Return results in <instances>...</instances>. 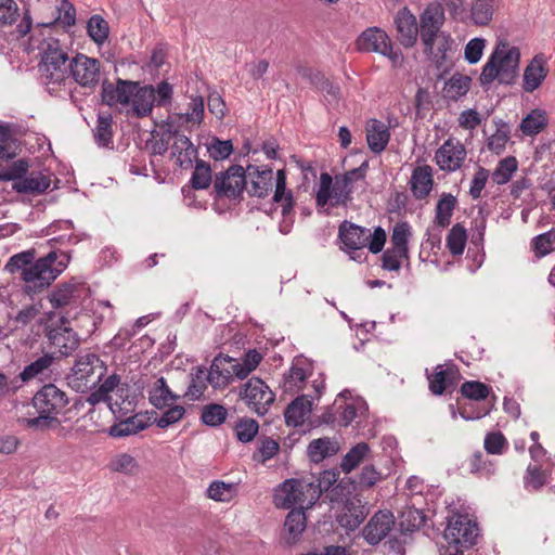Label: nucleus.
I'll return each instance as SVG.
<instances>
[{"mask_svg": "<svg viewBox=\"0 0 555 555\" xmlns=\"http://www.w3.org/2000/svg\"><path fill=\"white\" fill-rule=\"evenodd\" d=\"M120 378L117 375L108 376L104 383L94 391L89 393L87 397H79L75 400L72 410L79 414L83 408L88 405L86 414L82 416V421L88 420L92 422L90 426L82 424L80 427L89 429L90 431L101 430L95 418L99 416L94 405L100 402H107L109 410L114 414L125 415L133 410L132 400H129V388L127 385H119Z\"/></svg>", "mask_w": 555, "mask_h": 555, "instance_id": "obj_1", "label": "nucleus"}, {"mask_svg": "<svg viewBox=\"0 0 555 555\" xmlns=\"http://www.w3.org/2000/svg\"><path fill=\"white\" fill-rule=\"evenodd\" d=\"M67 60V52L61 48L59 39L51 37L44 41L40 70L44 77L47 91L62 99L69 95Z\"/></svg>", "mask_w": 555, "mask_h": 555, "instance_id": "obj_2", "label": "nucleus"}, {"mask_svg": "<svg viewBox=\"0 0 555 555\" xmlns=\"http://www.w3.org/2000/svg\"><path fill=\"white\" fill-rule=\"evenodd\" d=\"M520 51L506 40H500L479 76L486 87L498 79L501 85H513L519 76Z\"/></svg>", "mask_w": 555, "mask_h": 555, "instance_id": "obj_3", "label": "nucleus"}, {"mask_svg": "<svg viewBox=\"0 0 555 555\" xmlns=\"http://www.w3.org/2000/svg\"><path fill=\"white\" fill-rule=\"evenodd\" d=\"M69 256L66 253L60 255L51 250L44 257L35 259L22 273L25 283L24 291L28 295L41 293L47 288L67 267Z\"/></svg>", "mask_w": 555, "mask_h": 555, "instance_id": "obj_4", "label": "nucleus"}, {"mask_svg": "<svg viewBox=\"0 0 555 555\" xmlns=\"http://www.w3.org/2000/svg\"><path fill=\"white\" fill-rule=\"evenodd\" d=\"M68 399L64 391L53 384L44 385L34 397L33 403L39 416L22 418L20 423L28 428L44 429L57 425L56 415Z\"/></svg>", "mask_w": 555, "mask_h": 555, "instance_id": "obj_5", "label": "nucleus"}, {"mask_svg": "<svg viewBox=\"0 0 555 555\" xmlns=\"http://www.w3.org/2000/svg\"><path fill=\"white\" fill-rule=\"evenodd\" d=\"M320 485H315L314 477L287 479L279 486L274 494V503L278 507L297 509L311 507L320 498Z\"/></svg>", "mask_w": 555, "mask_h": 555, "instance_id": "obj_6", "label": "nucleus"}, {"mask_svg": "<svg viewBox=\"0 0 555 555\" xmlns=\"http://www.w3.org/2000/svg\"><path fill=\"white\" fill-rule=\"evenodd\" d=\"M338 237L344 244V249L351 255V259L357 260L360 258V255H356L357 251L366 246L373 254L382 251L387 236L380 227L371 233L369 229L346 220L339 225Z\"/></svg>", "mask_w": 555, "mask_h": 555, "instance_id": "obj_7", "label": "nucleus"}, {"mask_svg": "<svg viewBox=\"0 0 555 555\" xmlns=\"http://www.w3.org/2000/svg\"><path fill=\"white\" fill-rule=\"evenodd\" d=\"M78 299H80V312L75 315V325H72V339L77 345L86 341L94 333L101 321L100 318L94 317V313H90V311H93L94 305L90 297V289L85 286L74 287L72 284V310L78 307Z\"/></svg>", "mask_w": 555, "mask_h": 555, "instance_id": "obj_8", "label": "nucleus"}, {"mask_svg": "<svg viewBox=\"0 0 555 555\" xmlns=\"http://www.w3.org/2000/svg\"><path fill=\"white\" fill-rule=\"evenodd\" d=\"M105 367L95 353L80 354L72 366V390L85 392L103 377Z\"/></svg>", "mask_w": 555, "mask_h": 555, "instance_id": "obj_9", "label": "nucleus"}, {"mask_svg": "<svg viewBox=\"0 0 555 555\" xmlns=\"http://www.w3.org/2000/svg\"><path fill=\"white\" fill-rule=\"evenodd\" d=\"M238 396L259 416L266 415L275 400L274 392L259 377H251L243 384Z\"/></svg>", "mask_w": 555, "mask_h": 555, "instance_id": "obj_10", "label": "nucleus"}, {"mask_svg": "<svg viewBox=\"0 0 555 555\" xmlns=\"http://www.w3.org/2000/svg\"><path fill=\"white\" fill-rule=\"evenodd\" d=\"M351 184L346 178L336 176L333 183V179L330 173L322 172L320 176V188L317 192V205L324 207L330 201L332 206H338L346 204L350 198Z\"/></svg>", "mask_w": 555, "mask_h": 555, "instance_id": "obj_11", "label": "nucleus"}, {"mask_svg": "<svg viewBox=\"0 0 555 555\" xmlns=\"http://www.w3.org/2000/svg\"><path fill=\"white\" fill-rule=\"evenodd\" d=\"M357 47L363 52H375L387 56L393 63L401 57L399 51L393 50L392 41L383 29L378 27H369L357 39Z\"/></svg>", "mask_w": 555, "mask_h": 555, "instance_id": "obj_12", "label": "nucleus"}, {"mask_svg": "<svg viewBox=\"0 0 555 555\" xmlns=\"http://www.w3.org/2000/svg\"><path fill=\"white\" fill-rule=\"evenodd\" d=\"M478 527L467 515L456 514L449 518L444 530V539L449 544L470 547L476 543Z\"/></svg>", "mask_w": 555, "mask_h": 555, "instance_id": "obj_13", "label": "nucleus"}, {"mask_svg": "<svg viewBox=\"0 0 555 555\" xmlns=\"http://www.w3.org/2000/svg\"><path fill=\"white\" fill-rule=\"evenodd\" d=\"M246 188L245 169L233 165L223 172L216 175L214 189L218 197L237 199Z\"/></svg>", "mask_w": 555, "mask_h": 555, "instance_id": "obj_14", "label": "nucleus"}, {"mask_svg": "<svg viewBox=\"0 0 555 555\" xmlns=\"http://www.w3.org/2000/svg\"><path fill=\"white\" fill-rule=\"evenodd\" d=\"M444 9L440 4H428L420 17V35L426 52H433L436 38L444 23Z\"/></svg>", "mask_w": 555, "mask_h": 555, "instance_id": "obj_15", "label": "nucleus"}, {"mask_svg": "<svg viewBox=\"0 0 555 555\" xmlns=\"http://www.w3.org/2000/svg\"><path fill=\"white\" fill-rule=\"evenodd\" d=\"M466 156L464 144L454 138H449L437 150L435 160L441 170L454 172L462 167Z\"/></svg>", "mask_w": 555, "mask_h": 555, "instance_id": "obj_16", "label": "nucleus"}, {"mask_svg": "<svg viewBox=\"0 0 555 555\" xmlns=\"http://www.w3.org/2000/svg\"><path fill=\"white\" fill-rule=\"evenodd\" d=\"M100 63L96 59L77 53L72 57V78L81 87H94L99 81Z\"/></svg>", "mask_w": 555, "mask_h": 555, "instance_id": "obj_17", "label": "nucleus"}, {"mask_svg": "<svg viewBox=\"0 0 555 555\" xmlns=\"http://www.w3.org/2000/svg\"><path fill=\"white\" fill-rule=\"evenodd\" d=\"M137 87L138 82L120 78L117 79L116 83L103 81L102 101L108 106H127L129 105L133 91Z\"/></svg>", "mask_w": 555, "mask_h": 555, "instance_id": "obj_18", "label": "nucleus"}, {"mask_svg": "<svg viewBox=\"0 0 555 555\" xmlns=\"http://www.w3.org/2000/svg\"><path fill=\"white\" fill-rule=\"evenodd\" d=\"M246 188L250 196L266 197L272 190L273 171L271 168L249 165L245 170Z\"/></svg>", "mask_w": 555, "mask_h": 555, "instance_id": "obj_19", "label": "nucleus"}, {"mask_svg": "<svg viewBox=\"0 0 555 555\" xmlns=\"http://www.w3.org/2000/svg\"><path fill=\"white\" fill-rule=\"evenodd\" d=\"M395 526V517L388 511H378L363 528V537L371 545L384 540Z\"/></svg>", "mask_w": 555, "mask_h": 555, "instance_id": "obj_20", "label": "nucleus"}, {"mask_svg": "<svg viewBox=\"0 0 555 555\" xmlns=\"http://www.w3.org/2000/svg\"><path fill=\"white\" fill-rule=\"evenodd\" d=\"M172 140L171 157L180 168H191L193 160L197 157V150L189 137L180 133L178 125H176V133Z\"/></svg>", "mask_w": 555, "mask_h": 555, "instance_id": "obj_21", "label": "nucleus"}, {"mask_svg": "<svg viewBox=\"0 0 555 555\" xmlns=\"http://www.w3.org/2000/svg\"><path fill=\"white\" fill-rule=\"evenodd\" d=\"M395 24L400 43L406 48L413 47L420 33L415 15L406 8H403L397 13Z\"/></svg>", "mask_w": 555, "mask_h": 555, "instance_id": "obj_22", "label": "nucleus"}, {"mask_svg": "<svg viewBox=\"0 0 555 555\" xmlns=\"http://www.w3.org/2000/svg\"><path fill=\"white\" fill-rule=\"evenodd\" d=\"M176 120L169 117L160 126V131H153L151 139L146 141V149L153 156L164 155L169 147V144L176 133Z\"/></svg>", "mask_w": 555, "mask_h": 555, "instance_id": "obj_23", "label": "nucleus"}, {"mask_svg": "<svg viewBox=\"0 0 555 555\" xmlns=\"http://www.w3.org/2000/svg\"><path fill=\"white\" fill-rule=\"evenodd\" d=\"M548 68L545 65L543 54H537L525 68L524 90L530 93L537 90L546 78Z\"/></svg>", "mask_w": 555, "mask_h": 555, "instance_id": "obj_24", "label": "nucleus"}, {"mask_svg": "<svg viewBox=\"0 0 555 555\" xmlns=\"http://www.w3.org/2000/svg\"><path fill=\"white\" fill-rule=\"evenodd\" d=\"M132 106L131 113L137 118L147 117L152 114L155 105V88L151 85L140 87L133 91L131 96Z\"/></svg>", "mask_w": 555, "mask_h": 555, "instance_id": "obj_25", "label": "nucleus"}, {"mask_svg": "<svg viewBox=\"0 0 555 555\" xmlns=\"http://www.w3.org/2000/svg\"><path fill=\"white\" fill-rule=\"evenodd\" d=\"M51 184V178L41 171H31L24 179L12 183V189L23 194H41L46 192Z\"/></svg>", "mask_w": 555, "mask_h": 555, "instance_id": "obj_26", "label": "nucleus"}, {"mask_svg": "<svg viewBox=\"0 0 555 555\" xmlns=\"http://www.w3.org/2000/svg\"><path fill=\"white\" fill-rule=\"evenodd\" d=\"M228 356H218L214 359L210 369L206 372L207 382L214 388H223L233 379V370L229 369Z\"/></svg>", "mask_w": 555, "mask_h": 555, "instance_id": "obj_27", "label": "nucleus"}, {"mask_svg": "<svg viewBox=\"0 0 555 555\" xmlns=\"http://www.w3.org/2000/svg\"><path fill=\"white\" fill-rule=\"evenodd\" d=\"M273 201L275 203H281V212L283 218H293L294 197L293 192L286 189V175L283 169H280L276 172Z\"/></svg>", "mask_w": 555, "mask_h": 555, "instance_id": "obj_28", "label": "nucleus"}, {"mask_svg": "<svg viewBox=\"0 0 555 555\" xmlns=\"http://www.w3.org/2000/svg\"><path fill=\"white\" fill-rule=\"evenodd\" d=\"M390 139V132L387 126L377 119H372L366 128V141L369 147L374 153H382Z\"/></svg>", "mask_w": 555, "mask_h": 555, "instance_id": "obj_29", "label": "nucleus"}, {"mask_svg": "<svg viewBox=\"0 0 555 555\" xmlns=\"http://www.w3.org/2000/svg\"><path fill=\"white\" fill-rule=\"evenodd\" d=\"M411 191L415 198L423 199L428 196L433 189V173L428 165L416 167L411 177Z\"/></svg>", "mask_w": 555, "mask_h": 555, "instance_id": "obj_30", "label": "nucleus"}, {"mask_svg": "<svg viewBox=\"0 0 555 555\" xmlns=\"http://www.w3.org/2000/svg\"><path fill=\"white\" fill-rule=\"evenodd\" d=\"M457 370L454 365L444 367L439 364L435 369V373L428 375L429 389L434 395L440 396L444 390L452 386L455 382Z\"/></svg>", "mask_w": 555, "mask_h": 555, "instance_id": "obj_31", "label": "nucleus"}, {"mask_svg": "<svg viewBox=\"0 0 555 555\" xmlns=\"http://www.w3.org/2000/svg\"><path fill=\"white\" fill-rule=\"evenodd\" d=\"M312 402L306 396L293 400L284 412L285 422L291 426H300L311 412Z\"/></svg>", "mask_w": 555, "mask_h": 555, "instance_id": "obj_32", "label": "nucleus"}, {"mask_svg": "<svg viewBox=\"0 0 555 555\" xmlns=\"http://www.w3.org/2000/svg\"><path fill=\"white\" fill-rule=\"evenodd\" d=\"M164 377L156 378L149 389V400L152 405L163 409L177 400Z\"/></svg>", "mask_w": 555, "mask_h": 555, "instance_id": "obj_33", "label": "nucleus"}, {"mask_svg": "<svg viewBox=\"0 0 555 555\" xmlns=\"http://www.w3.org/2000/svg\"><path fill=\"white\" fill-rule=\"evenodd\" d=\"M307 527V517L302 509H292L284 522V530L287 533V543H295Z\"/></svg>", "mask_w": 555, "mask_h": 555, "instance_id": "obj_34", "label": "nucleus"}, {"mask_svg": "<svg viewBox=\"0 0 555 555\" xmlns=\"http://www.w3.org/2000/svg\"><path fill=\"white\" fill-rule=\"evenodd\" d=\"M147 421L141 415L130 416L109 427L112 437L121 438L135 435L147 427Z\"/></svg>", "mask_w": 555, "mask_h": 555, "instance_id": "obj_35", "label": "nucleus"}, {"mask_svg": "<svg viewBox=\"0 0 555 555\" xmlns=\"http://www.w3.org/2000/svg\"><path fill=\"white\" fill-rule=\"evenodd\" d=\"M95 143L101 147L113 146V117L111 114H99L93 129Z\"/></svg>", "mask_w": 555, "mask_h": 555, "instance_id": "obj_36", "label": "nucleus"}, {"mask_svg": "<svg viewBox=\"0 0 555 555\" xmlns=\"http://www.w3.org/2000/svg\"><path fill=\"white\" fill-rule=\"evenodd\" d=\"M496 9V0H474L470 5V17L478 26L488 25Z\"/></svg>", "mask_w": 555, "mask_h": 555, "instance_id": "obj_37", "label": "nucleus"}, {"mask_svg": "<svg viewBox=\"0 0 555 555\" xmlns=\"http://www.w3.org/2000/svg\"><path fill=\"white\" fill-rule=\"evenodd\" d=\"M107 467L111 472L125 474L127 476H135L140 473V465L138 461L128 453H118L114 455Z\"/></svg>", "mask_w": 555, "mask_h": 555, "instance_id": "obj_38", "label": "nucleus"}, {"mask_svg": "<svg viewBox=\"0 0 555 555\" xmlns=\"http://www.w3.org/2000/svg\"><path fill=\"white\" fill-rule=\"evenodd\" d=\"M456 206V197L450 193H443L436 205L435 222L440 228H447Z\"/></svg>", "mask_w": 555, "mask_h": 555, "instance_id": "obj_39", "label": "nucleus"}, {"mask_svg": "<svg viewBox=\"0 0 555 555\" xmlns=\"http://www.w3.org/2000/svg\"><path fill=\"white\" fill-rule=\"evenodd\" d=\"M472 79L464 75H453L444 85L443 92L447 99L456 101L464 96L470 88Z\"/></svg>", "mask_w": 555, "mask_h": 555, "instance_id": "obj_40", "label": "nucleus"}, {"mask_svg": "<svg viewBox=\"0 0 555 555\" xmlns=\"http://www.w3.org/2000/svg\"><path fill=\"white\" fill-rule=\"evenodd\" d=\"M206 494L216 502H230L237 494V486L233 482L215 480L207 488Z\"/></svg>", "mask_w": 555, "mask_h": 555, "instance_id": "obj_41", "label": "nucleus"}, {"mask_svg": "<svg viewBox=\"0 0 555 555\" xmlns=\"http://www.w3.org/2000/svg\"><path fill=\"white\" fill-rule=\"evenodd\" d=\"M336 452L337 448L335 443L328 438L314 439L308 446V455L314 463H320L325 457L331 456Z\"/></svg>", "mask_w": 555, "mask_h": 555, "instance_id": "obj_42", "label": "nucleus"}, {"mask_svg": "<svg viewBox=\"0 0 555 555\" xmlns=\"http://www.w3.org/2000/svg\"><path fill=\"white\" fill-rule=\"evenodd\" d=\"M87 34L98 46H102L108 38L109 25L99 14L92 15L87 23Z\"/></svg>", "mask_w": 555, "mask_h": 555, "instance_id": "obj_43", "label": "nucleus"}, {"mask_svg": "<svg viewBox=\"0 0 555 555\" xmlns=\"http://www.w3.org/2000/svg\"><path fill=\"white\" fill-rule=\"evenodd\" d=\"M547 125L546 113L533 109L520 122V130L526 135H534L541 132Z\"/></svg>", "mask_w": 555, "mask_h": 555, "instance_id": "obj_44", "label": "nucleus"}, {"mask_svg": "<svg viewBox=\"0 0 555 555\" xmlns=\"http://www.w3.org/2000/svg\"><path fill=\"white\" fill-rule=\"evenodd\" d=\"M228 417V410L218 403H209L202 409L201 421L210 427L222 425Z\"/></svg>", "mask_w": 555, "mask_h": 555, "instance_id": "obj_45", "label": "nucleus"}, {"mask_svg": "<svg viewBox=\"0 0 555 555\" xmlns=\"http://www.w3.org/2000/svg\"><path fill=\"white\" fill-rule=\"evenodd\" d=\"M212 181L211 168L205 160L197 159L190 183L195 190H206Z\"/></svg>", "mask_w": 555, "mask_h": 555, "instance_id": "obj_46", "label": "nucleus"}, {"mask_svg": "<svg viewBox=\"0 0 555 555\" xmlns=\"http://www.w3.org/2000/svg\"><path fill=\"white\" fill-rule=\"evenodd\" d=\"M370 447L365 442H360L349 450L344 456L340 467L344 473L348 474L354 469L361 461L369 454Z\"/></svg>", "mask_w": 555, "mask_h": 555, "instance_id": "obj_47", "label": "nucleus"}, {"mask_svg": "<svg viewBox=\"0 0 555 555\" xmlns=\"http://www.w3.org/2000/svg\"><path fill=\"white\" fill-rule=\"evenodd\" d=\"M517 167L518 162L514 156H507L501 159L492 172V180L499 185L507 183L513 173L517 170Z\"/></svg>", "mask_w": 555, "mask_h": 555, "instance_id": "obj_48", "label": "nucleus"}, {"mask_svg": "<svg viewBox=\"0 0 555 555\" xmlns=\"http://www.w3.org/2000/svg\"><path fill=\"white\" fill-rule=\"evenodd\" d=\"M36 251L34 249H28L21 251L18 254L13 255L7 264L4 266V270L11 274L20 272V276L22 278V273L26 271L28 266L35 260Z\"/></svg>", "mask_w": 555, "mask_h": 555, "instance_id": "obj_49", "label": "nucleus"}, {"mask_svg": "<svg viewBox=\"0 0 555 555\" xmlns=\"http://www.w3.org/2000/svg\"><path fill=\"white\" fill-rule=\"evenodd\" d=\"M466 230L460 223L452 227L447 235V247L454 256L462 255L466 245Z\"/></svg>", "mask_w": 555, "mask_h": 555, "instance_id": "obj_50", "label": "nucleus"}, {"mask_svg": "<svg viewBox=\"0 0 555 555\" xmlns=\"http://www.w3.org/2000/svg\"><path fill=\"white\" fill-rule=\"evenodd\" d=\"M54 358L51 354H43L30 364L26 365L21 372L20 377L23 382H28L47 371L53 363Z\"/></svg>", "mask_w": 555, "mask_h": 555, "instance_id": "obj_51", "label": "nucleus"}, {"mask_svg": "<svg viewBox=\"0 0 555 555\" xmlns=\"http://www.w3.org/2000/svg\"><path fill=\"white\" fill-rule=\"evenodd\" d=\"M206 370L198 367L195 373L191 374V383L184 397L192 401L199 399L206 390Z\"/></svg>", "mask_w": 555, "mask_h": 555, "instance_id": "obj_52", "label": "nucleus"}, {"mask_svg": "<svg viewBox=\"0 0 555 555\" xmlns=\"http://www.w3.org/2000/svg\"><path fill=\"white\" fill-rule=\"evenodd\" d=\"M366 513L364 511V506L357 507L351 504L346 507V512L339 516V524L341 527L347 528L348 530L357 529L365 519Z\"/></svg>", "mask_w": 555, "mask_h": 555, "instance_id": "obj_53", "label": "nucleus"}, {"mask_svg": "<svg viewBox=\"0 0 555 555\" xmlns=\"http://www.w3.org/2000/svg\"><path fill=\"white\" fill-rule=\"evenodd\" d=\"M531 247L538 257H544L553 251L555 249V230L552 229L533 237Z\"/></svg>", "mask_w": 555, "mask_h": 555, "instance_id": "obj_54", "label": "nucleus"}, {"mask_svg": "<svg viewBox=\"0 0 555 555\" xmlns=\"http://www.w3.org/2000/svg\"><path fill=\"white\" fill-rule=\"evenodd\" d=\"M410 236L411 232L409 224L405 222L397 223L391 234L390 248L409 254L408 242Z\"/></svg>", "mask_w": 555, "mask_h": 555, "instance_id": "obj_55", "label": "nucleus"}, {"mask_svg": "<svg viewBox=\"0 0 555 555\" xmlns=\"http://www.w3.org/2000/svg\"><path fill=\"white\" fill-rule=\"evenodd\" d=\"M259 425L254 418H242L235 426L236 438L244 443L254 440L258 434Z\"/></svg>", "mask_w": 555, "mask_h": 555, "instance_id": "obj_56", "label": "nucleus"}, {"mask_svg": "<svg viewBox=\"0 0 555 555\" xmlns=\"http://www.w3.org/2000/svg\"><path fill=\"white\" fill-rule=\"evenodd\" d=\"M461 392L468 399L480 401L489 396L490 388L481 382L469 380L461 386Z\"/></svg>", "mask_w": 555, "mask_h": 555, "instance_id": "obj_57", "label": "nucleus"}, {"mask_svg": "<svg viewBox=\"0 0 555 555\" xmlns=\"http://www.w3.org/2000/svg\"><path fill=\"white\" fill-rule=\"evenodd\" d=\"M280 450V444L272 438H263L260 440L257 452L254 453V460L260 463H266L276 455Z\"/></svg>", "mask_w": 555, "mask_h": 555, "instance_id": "obj_58", "label": "nucleus"}, {"mask_svg": "<svg viewBox=\"0 0 555 555\" xmlns=\"http://www.w3.org/2000/svg\"><path fill=\"white\" fill-rule=\"evenodd\" d=\"M409 254L393 248H387L382 256V268L387 271H399L404 259Z\"/></svg>", "mask_w": 555, "mask_h": 555, "instance_id": "obj_59", "label": "nucleus"}, {"mask_svg": "<svg viewBox=\"0 0 555 555\" xmlns=\"http://www.w3.org/2000/svg\"><path fill=\"white\" fill-rule=\"evenodd\" d=\"M191 112H186L185 114H177L173 119L183 120L185 122H197L201 124L204 116V99L202 96H195L192 99L190 103Z\"/></svg>", "mask_w": 555, "mask_h": 555, "instance_id": "obj_60", "label": "nucleus"}, {"mask_svg": "<svg viewBox=\"0 0 555 555\" xmlns=\"http://www.w3.org/2000/svg\"><path fill=\"white\" fill-rule=\"evenodd\" d=\"M18 16V7L14 0L0 1V27L12 25Z\"/></svg>", "mask_w": 555, "mask_h": 555, "instance_id": "obj_61", "label": "nucleus"}, {"mask_svg": "<svg viewBox=\"0 0 555 555\" xmlns=\"http://www.w3.org/2000/svg\"><path fill=\"white\" fill-rule=\"evenodd\" d=\"M208 152L210 157L216 160L225 159L233 152V145L230 140L222 141L215 138L208 146Z\"/></svg>", "mask_w": 555, "mask_h": 555, "instance_id": "obj_62", "label": "nucleus"}, {"mask_svg": "<svg viewBox=\"0 0 555 555\" xmlns=\"http://www.w3.org/2000/svg\"><path fill=\"white\" fill-rule=\"evenodd\" d=\"M185 413L181 405H173L165 411L159 417L155 418V424L159 428H167L168 426L179 422Z\"/></svg>", "mask_w": 555, "mask_h": 555, "instance_id": "obj_63", "label": "nucleus"}, {"mask_svg": "<svg viewBox=\"0 0 555 555\" xmlns=\"http://www.w3.org/2000/svg\"><path fill=\"white\" fill-rule=\"evenodd\" d=\"M488 179L489 170L479 166L474 175L469 188V195L473 197V199H478L481 197V192L485 189Z\"/></svg>", "mask_w": 555, "mask_h": 555, "instance_id": "obj_64", "label": "nucleus"}]
</instances>
